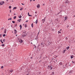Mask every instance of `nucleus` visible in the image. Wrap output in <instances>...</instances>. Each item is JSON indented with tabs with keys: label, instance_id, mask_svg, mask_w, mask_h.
Returning a JSON list of instances; mask_svg holds the SVG:
<instances>
[{
	"label": "nucleus",
	"instance_id": "1",
	"mask_svg": "<svg viewBox=\"0 0 75 75\" xmlns=\"http://www.w3.org/2000/svg\"><path fill=\"white\" fill-rule=\"evenodd\" d=\"M48 69H50V70H52V65H49L48 67Z\"/></svg>",
	"mask_w": 75,
	"mask_h": 75
},
{
	"label": "nucleus",
	"instance_id": "2",
	"mask_svg": "<svg viewBox=\"0 0 75 75\" xmlns=\"http://www.w3.org/2000/svg\"><path fill=\"white\" fill-rule=\"evenodd\" d=\"M69 74L70 75H71V74H72L73 73V70H71L69 72Z\"/></svg>",
	"mask_w": 75,
	"mask_h": 75
},
{
	"label": "nucleus",
	"instance_id": "3",
	"mask_svg": "<svg viewBox=\"0 0 75 75\" xmlns=\"http://www.w3.org/2000/svg\"><path fill=\"white\" fill-rule=\"evenodd\" d=\"M47 43H48V45H50V44H51V42H50V40H48Z\"/></svg>",
	"mask_w": 75,
	"mask_h": 75
},
{
	"label": "nucleus",
	"instance_id": "4",
	"mask_svg": "<svg viewBox=\"0 0 75 75\" xmlns=\"http://www.w3.org/2000/svg\"><path fill=\"white\" fill-rule=\"evenodd\" d=\"M69 3V2L67 0V1L65 2V4L66 5H68V4Z\"/></svg>",
	"mask_w": 75,
	"mask_h": 75
},
{
	"label": "nucleus",
	"instance_id": "5",
	"mask_svg": "<svg viewBox=\"0 0 75 75\" xmlns=\"http://www.w3.org/2000/svg\"><path fill=\"white\" fill-rule=\"evenodd\" d=\"M19 42H20V43H22V42H23V40L21 39H20L19 40Z\"/></svg>",
	"mask_w": 75,
	"mask_h": 75
},
{
	"label": "nucleus",
	"instance_id": "6",
	"mask_svg": "<svg viewBox=\"0 0 75 75\" xmlns=\"http://www.w3.org/2000/svg\"><path fill=\"white\" fill-rule=\"evenodd\" d=\"M42 21H43V23H44V22L45 21V18L43 19H42Z\"/></svg>",
	"mask_w": 75,
	"mask_h": 75
},
{
	"label": "nucleus",
	"instance_id": "7",
	"mask_svg": "<svg viewBox=\"0 0 75 75\" xmlns=\"http://www.w3.org/2000/svg\"><path fill=\"white\" fill-rule=\"evenodd\" d=\"M27 35V33H25V35L23 34L22 36H23V37H25Z\"/></svg>",
	"mask_w": 75,
	"mask_h": 75
},
{
	"label": "nucleus",
	"instance_id": "8",
	"mask_svg": "<svg viewBox=\"0 0 75 75\" xmlns=\"http://www.w3.org/2000/svg\"><path fill=\"white\" fill-rule=\"evenodd\" d=\"M16 33H17V30H16V29H15L14 30V34H16Z\"/></svg>",
	"mask_w": 75,
	"mask_h": 75
},
{
	"label": "nucleus",
	"instance_id": "9",
	"mask_svg": "<svg viewBox=\"0 0 75 75\" xmlns=\"http://www.w3.org/2000/svg\"><path fill=\"white\" fill-rule=\"evenodd\" d=\"M23 33H25V34H26V31L24 30H23Z\"/></svg>",
	"mask_w": 75,
	"mask_h": 75
},
{
	"label": "nucleus",
	"instance_id": "10",
	"mask_svg": "<svg viewBox=\"0 0 75 75\" xmlns=\"http://www.w3.org/2000/svg\"><path fill=\"white\" fill-rule=\"evenodd\" d=\"M59 65H62V62H60L59 63Z\"/></svg>",
	"mask_w": 75,
	"mask_h": 75
},
{
	"label": "nucleus",
	"instance_id": "11",
	"mask_svg": "<svg viewBox=\"0 0 75 75\" xmlns=\"http://www.w3.org/2000/svg\"><path fill=\"white\" fill-rule=\"evenodd\" d=\"M21 19H19L18 20V21L19 23H20V21H21Z\"/></svg>",
	"mask_w": 75,
	"mask_h": 75
},
{
	"label": "nucleus",
	"instance_id": "12",
	"mask_svg": "<svg viewBox=\"0 0 75 75\" xmlns=\"http://www.w3.org/2000/svg\"><path fill=\"white\" fill-rule=\"evenodd\" d=\"M37 8H40V6L39 4H38V6H37Z\"/></svg>",
	"mask_w": 75,
	"mask_h": 75
},
{
	"label": "nucleus",
	"instance_id": "13",
	"mask_svg": "<svg viewBox=\"0 0 75 75\" xmlns=\"http://www.w3.org/2000/svg\"><path fill=\"white\" fill-rule=\"evenodd\" d=\"M19 27H20V29L21 30V29L22 28V25H20L19 26Z\"/></svg>",
	"mask_w": 75,
	"mask_h": 75
},
{
	"label": "nucleus",
	"instance_id": "14",
	"mask_svg": "<svg viewBox=\"0 0 75 75\" xmlns=\"http://www.w3.org/2000/svg\"><path fill=\"white\" fill-rule=\"evenodd\" d=\"M22 17V16H21V15H20V16H19L18 18H21Z\"/></svg>",
	"mask_w": 75,
	"mask_h": 75
},
{
	"label": "nucleus",
	"instance_id": "15",
	"mask_svg": "<svg viewBox=\"0 0 75 75\" xmlns=\"http://www.w3.org/2000/svg\"><path fill=\"white\" fill-rule=\"evenodd\" d=\"M69 46H68L67 47L66 49L67 50H69Z\"/></svg>",
	"mask_w": 75,
	"mask_h": 75
},
{
	"label": "nucleus",
	"instance_id": "16",
	"mask_svg": "<svg viewBox=\"0 0 75 75\" xmlns=\"http://www.w3.org/2000/svg\"><path fill=\"white\" fill-rule=\"evenodd\" d=\"M6 31H7V29H5L4 31V33H6Z\"/></svg>",
	"mask_w": 75,
	"mask_h": 75
},
{
	"label": "nucleus",
	"instance_id": "17",
	"mask_svg": "<svg viewBox=\"0 0 75 75\" xmlns=\"http://www.w3.org/2000/svg\"><path fill=\"white\" fill-rule=\"evenodd\" d=\"M55 20H57V21H59V19L57 18Z\"/></svg>",
	"mask_w": 75,
	"mask_h": 75
},
{
	"label": "nucleus",
	"instance_id": "18",
	"mask_svg": "<svg viewBox=\"0 0 75 75\" xmlns=\"http://www.w3.org/2000/svg\"><path fill=\"white\" fill-rule=\"evenodd\" d=\"M35 23H36V24H37V23H38V19L36 20Z\"/></svg>",
	"mask_w": 75,
	"mask_h": 75
},
{
	"label": "nucleus",
	"instance_id": "19",
	"mask_svg": "<svg viewBox=\"0 0 75 75\" xmlns=\"http://www.w3.org/2000/svg\"><path fill=\"white\" fill-rule=\"evenodd\" d=\"M74 58V56L73 55L71 56V59H72V58Z\"/></svg>",
	"mask_w": 75,
	"mask_h": 75
},
{
	"label": "nucleus",
	"instance_id": "20",
	"mask_svg": "<svg viewBox=\"0 0 75 75\" xmlns=\"http://www.w3.org/2000/svg\"><path fill=\"white\" fill-rule=\"evenodd\" d=\"M13 71V70H9L10 72H12Z\"/></svg>",
	"mask_w": 75,
	"mask_h": 75
},
{
	"label": "nucleus",
	"instance_id": "21",
	"mask_svg": "<svg viewBox=\"0 0 75 75\" xmlns=\"http://www.w3.org/2000/svg\"><path fill=\"white\" fill-rule=\"evenodd\" d=\"M51 74L52 75H54V72H52Z\"/></svg>",
	"mask_w": 75,
	"mask_h": 75
},
{
	"label": "nucleus",
	"instance_id": "22",
	"mask_svg": "<svg viewBox=\"0 0 75 75\" xmlns=\"http://www.w3.org/2000/svg\"><path fill=\"white\" fill-rule=\"evenodd\" d=\"M0 41L1 42L2 44H3V41H2V40L1 39L0 40Z\"/></svg>",
	"mask_w": 75,
	"mask_h": 75
},
{
	"label": "nucleus",
	"instance_id": "23",
	"mask_svg": "<svg viewBox=\"0 0 75 75\" xmlns=\"http://www.w3.org/2000/svg\"><path fill=\"white\" fill-rule=\"evenodd\" d=\"M31 25L32 27V28H33V23H32L31 24Z\"/></svg>",
	"mask_w": 75,
	"mask_h": 75
},
{
	"label": "nucleus",
	"instance_id": "24",
	"mask_svg": "<svg viewBox=\"0 0 75 75\" xmlns=\"http://www.w3.org/2000/svg\"><path fill=\"white\" fill-rule=\"evenodd\" d=\"M64 19L65 20H67V17H64Z\"/></svg>",
	"mask_w": 75,
	"mask_h": 75
},
{
	"label": "nucleus",
	"instance_id": "25",
	"mask_svg": "<svg viewBox=\"0 0 75 75\" xmlns=\"http://www.w3.org/2000/svg\"><path fill=\"white\" fill-rule=\"evenodd\" d=\"M12 20V18H8V20Z\"/></svg>",
	"mask_w": 75,
	"mask_h": 75
},
{
	"label": "nucleus",
	"instance_id": "26",
	"mask_svg": "<svg viewBox=\"0 0 75 75\" xmlns=\"http://www.w3.org/2000/svg\"><path fill=\"white\" fill-rule=\"evenodd\" d=\"M16 8H17V7H14L13 8V10H14V9H16Z\"/></svg>",
	"mask_w": 75,
	"mask_h": 75
},
{
	"label": "nucleus",
	"instance_id": "27",
	"mask_svg": "<svg viewBox=\"0 0 75 75\" xmlns=\"http://www.w3.org/2000/svg\"><path fill=\"white\" fill-rule=\"evenodd\" d=\"M25 28H26V27H27V24H25Z\"/></svg>",
	"mask_w": 75,
	"mask_h": 75
},
{
	"label": "nucleus",
	"instance_id": "28",
	"mask_svg": "<svg viewBox=\"0 0 75 75\" xmlns=\"http://www.w3.org/2000/svg\"><path fill=\"white\" fill-rule=\"evenodd\" d=\"M65 51H66V50H63V53L64 54V53H65Z\"/></svg>",
	"mask_w": 75,
	"mask_h": 75
},
{
	"label": "nucleus",
	"instance_id": "29",
	"mask_svg": "<svg viewBox=\"0 0 75 75\" xmlns=\"http://www.w3.org/2000/svg\"><path fill=\"white\" fill-rule=\"evenodd\" d=\"M16 16H14L13 18L14 19H16Z\"/></svg>",
	"mask_w": 75,
	"mask_h": 75
},
{
	"label": "nucleus",
	"instance_id": "30",
	"mask_svg": "<svg viewBox=\"0 0 75 75\" xmlns=\"http://www.w3.org/2000/svg\"><path fill=\"white\" fill-rule=\"evenodd\" d=\"M23 8L22 7L20 9V10L21 11V10H23Z\"/></svg>",
	"mask_w": 75,
	"mask_h": 75
},
{
	"label": "nucleus",
	"instance_id": "31",
	"mask_svg": "<svg viewBox=\"0 0 75 75\" xmlns=\"http://www.w3.org/2000/svg\"><path fill=\"white\" fill-rule=\"evenodd\" d=\"M12 23H13V24H14L15 23V21H12Z\"/></svg>",
	"mask_w": 75,
	"mask_h": 75
},
{
	"label": "nucleus",
	"instance_id": "32",
	"mask_svg": "<svg viewBox=\"0 0 75 75\" xmlns=\"http://www.w3.org/2000/svg\"><path fill=\"white\" fill-rule=\"evenodd\" d=\"M3 42H5V41H6V40H5V39L3 40Z\"/></svg>",
	"mask_w": 75,
	"mask_h": 75
},
{
	"label": "nucleus",
	"instance_id": "33",
	"mask_svg": "<svg viewBox=\"0 0 75 75\" xmlns=\"http://www.w3.org/2000/svg\"><path fill=\"white\" fill-rule=\"evenodd\" d=\"M0 3H3L4 4V1H3L2 2H1Z\"/></svg>",
	"mask_w": 75,
	"mask_h": 75
},
{
	"label": "nucleus",
	"instance_id": "34",
	"mask_svg": "<svg viewBox=\"0 0 75 75\" xmlns=\"http://www.w3.org/2000/svg\"><path fill=\"white\" fill-rule=\"evenodd\" d=\"M58 34H59V33H61V32H60L59 31H58Z\"/></svg>",
	"mask_w": 75,
	"mask_h": 75
},
{
	"label": "nucleus",
	"instance_id": "35",
	"mask_svg": "<svg viewBox=\"0 0 75 75\" xmlns=\"http://www.w3.org/2000/svg\"><path fill=\"white\" fill-rule=\"evenodd\" d=\"M1 45V46H2V47H4V44H2Z\"/></svg>",
	"mask_w": 75,
	"mask_h": 75
},
{
	"label": "nucleus",
	"instance_id": "36",
	"mask_svg": "<svg viewBox=\"0 0 75 75\" xmlns=\"http://www.w3.org/2000/svg\"><path fill=\"white\" fill-rule=\"evenodd\" d=\"M6 36V34H4L3 35V37H5Z\"/></svg>",
	"mask_w": 75,
	"mask_h": 75
},
{
	"label": "nucleus",
	"instance_id": "37",
	"mask_svg": "<svg viewBox=\"0 0 75 75\" xmlns=\"http://www.w3.org/2000/svg\"><path fill=\"white\" fill-rule=\"evenodd\" d=\"M0 4H1V5H3V4L2 3H0Z\"/></svg>",
	"mask_w": 75,
	"mask_h": 75
},
{
	"label": "nucleus",
	"instance_id": "38",
	"mask_svg": "<svg viewBox=\"0 0 75 75\" xmlns=\"http://www.w3.org/2000/svg\"><path fill=\"white\" fill-rule=\"evenodd\" d=\"M11 8V6H10L9 7V8Z\"/></svg>",
	"mask_w": 75,
	"mask_h": 75
},
{
	"label": "nucleus",
	"instance_id": "39",
	"mask_svg": "<svg viewBox=\"0 0 75 75\" xmlns=\"http://www.w3.org/2000/svg\"><path fill=\"white\" fill-rule=\"evenodd\" d=\"M17 24L15 25V27H17Z\"/></svg>",
	"mask_w": 75,
	"mask_h": 75
},
{
	"label": "nucleus",
	"instance_id": "40",
	"mask_svg": "<svg viewBox=\"0 0 75 75\" xmlns=\"http://www.w3.org/2000/svg\"><path fill=\"white\" fill-rule=\"evenodd\" d=\"M29 17H31L32 16V15H29V16H28Z\"/></svg>",
	"mask_w": 75,
	"mask_h": 75
},
{
	"label": "nucleus",
	"instance_id": "41",
	"mask_svg": "<svg viewBox=\"0 0 75 75\" xmlns=\"http://www.w3.org/2000/svg\"><path fill=\"white\" fill-rule=\"evenodd\" d=\"M3 68H4V67L3 66H2L1 67V69H3Z\"/></svg>",
	"mask_w": 75,
	"mask_h": 75
},
{
	"label": "nucleus",
	"instance_id": "42",
	"mask_svg": "<svg viewBox=\"0 0 75 75\" xmlns=\"http://www.w3.org/2000/svg\"><path fill=\"white\" fill-rule=\"evenodd\" d=\"M68 38H66V40H68Z\"/></svg>",
	"mask_w": 75,
	"mask_h": 75
},
{
	"label": "nucleus",
	"instance_id": "43",
	"mask_svg": "<svg viewBox=\"0 0 75 75\" xmlns=\"http://www.w3.org/2000/svg\"><path fill=\"white\" fill-rule=\"evenodd\" d=\"M72 62L73 64H74V63H75V62L72 61Z\"/></svg>",
	"mask_w": 75,
	"mask_h": 75
},
{
	"label": "nucleus",
	"instance_id": "44",
	"mask_svg": "<svg viewBox=\"0 0 75 75\" xmlns=\"http://www.w3.org/2000/svg\"><path fill=\"white\" fill-rule=\"evenodd\" d=\"M34 45L35 46V48H36V46H35V45Z\"/></svg>",
	"mask_w": 75,
	"mask_h": 75
},
{
	"label": "nucleus",
	"instance_id": "45",
	"mask_svg": "<svg viewBox=\"0 0 75 75\" xmlns=\"http://www.w3.org/2000/svg\"><path fill=\"white\" fill-rule=\"evenodd\" d=\"M1 35L0 34V38H1Z\"/></svg>",
	"mask_w": 75,
	"mask_h": 75
},
{
	"label": "nucleus",
	"instance_id": "46",
	"mask_svg": "<svg viewBox=\"0 0 75 75\" xmlns=\"http://www.w3.org/2000/svg\"><path fill=\"white\" fill-rule=\"evenodd\" d=\"M35 39L37 40H38V38H35Z\"/></svg>",
	"mask_w": 75,
	"mask_h": 75
},
{
	"label": "nucleus",
	"instance_id": "47",
	"mask_svg": "<svg viewBox=\"0 0 75 75\" xmlns=\"http://www.w3.org/2000/svg\"><path fill=\"white\" fill-rule=\"evenodd\" d=\"M11 9L10 10V13H11Z\"/></svg>",
	"mask_w": 75,
	"mask_h": 75
},
{
	"label": "nucleus",
	"instance_id": "48",
	"mask_svg": "<svg viewBox=\"0 0 75 75\" xmlns=\"http://www.w3.org/2000/svg\"><path fill=\"white\" fill-rule=\"evenodd\" d=\"M4 29V28H1V30H3Z\"/></svg>",
	"mask_w": 75,
	"mask_h": 75
},
{
	"label": "nucleus",
	"instance_id": "49",
	"mask_svg": "<svg viewBox=\"0 0 75 75\" xmlns=\"http://www.w3.org/2000/svg\"><path fill=\"white\" fill-rule=\"evenodd\" d=\"M28 16H29L30 15V14L29 13V12H28Z\"/></svg>",
	"mask_w": 75,
	"mask_h": 75
},
{
	"label": "nucleus",
	"instance_id": "50",
	"mask_svg": "<svg viewBox=\"0 0 75 75\" xmlns=\"http://www.w3.org/2000/svg\"><path fill=\"white\" fill-rule=\"evenodd\" d=\"M41 45H43L42 43H41Z\"/></svg>",
	"mask_w": 75,
	"mask_h": 75
},
{
	"label": "nucleus",
	"instance_id": "51",
	"mask_svg": "<svg viewBox=\"0 0 75 75\" xmlns=\"http://www.w3.org/2000/svg\"><path fill=\"white\" fill-rule=\"evenodd\" d=\"M53 62H54V63L55 64V61H53Z\"/></svg>",
	"mask_w": 75,
	"mask_h": 75
},
{
	"label": "nucleus",
	"instance_id": "52",
	"mask_svg": "<svg viewBox=\"0 0 75 75\" xmlns=\"http://www.w3.org/2000/svg\"><path fill=\"white\" fill-rule=\"evenodd\" d=\"M21 4H22V5H24V4H23V3H22Z\"/></svg>",
	"mask_w": 75,
	"mask_h": 75
},
{
	"label": "nucleus",
	"instance_id": "53",
	"mask_svg": "<svg viewBox=\"0 0 75 75\" xmlns=\"http://www.w3.org/2000/svg\"><path fill=\"white\" fill-rule=\"evenodd\" d=\"M35 14H37V12H35Z\"/></svg>",
	"mask_w": 75,
	"mask_h": 75
},
{
	"label": "nucleus",
	"instance_id": "54",
	"mask_svg": "<svg viewBox=\"0 0 75 75\" xmlns=\"http://www.w3.org/2000/svg\"><path fill=\"white\" fill-rule=\"evenodd\" d=\"M30 2H31V1H32V0H30Z\"/></svg>",
	"mask_w": 75,
	"mask_h": 75
},
{
	"label": "nucleus",
	"instance_id": "55",
	"mask_svg": "<svg viewBox=\"0 0 75 75\" xmlns=\"http://www.w3.org/2000/svg\"><path fill=\"white\" fill-rule=\"evenodd\" d=\"M25 22L26 23H27V22H28V21H26Z\"/></svg>",
	"mask_w": 75,
	"mask_h": 75
},
{
	"label": "nucleus",
	"instance_id": "56",
	"mask_svg": "<svg viewBox=\"0 0 75 75\" xmlns=\"http://www.w3.org/2000/svg\"><path fill=\"white\" fill-rule=\"evenodd\" d=\"M14 16H15V15H16V13H14Z\"/></svg>",
	"mask_w": 75,
	"mask_h": 75
},
{
	"label": "nucleus",
	"instance_id": "57",
	"mask_svg": "<svg viewBox=\"0 0 75 75\" xmlns=\"http://www.w3.org/2000/svg\"><path fill=\"white\" fill-rule=\"evenodd\" d=\"M35 0H33V1H35Z\"/></svg>",
	"mask_w": 75,
	"mask_h": 75
},
{
	"label": "nucleus",
	"instance_id": "58",
	"mask_svg": "<svg viewBox=\"0 0 75 75\" xmlns=\"http://www.w3.org/2000/svg\"><path fill=\"white\" fill-rule=\"evenodd\" d=\"M32 58H33V57H31L30 58V59H32Z\"/></svg>",
	"mask_w": 75,
	"mask_h": 75
},
{
	"label": "nucleus",
	"instance_id": "59",
	"mask_svg": "<svg viewBox=\"0 0 75 75\" xmlns=\"http://www.w3.org/2000/svg\"><path fill=\"white\" fill-rule=\"evenodd\" d=\"M66 66H67V64H66Z\"/></svg>",
	"mask_w": 75,
	"mask_h": 75
},
{
	"label": "nucleus",
	"instance_id": "60",
	"mask_svg": "<svg viewBox=\"0 0 75 75\" xmlns=\"http://www.w3.org/2000/svg\"><path fill=\"white\" fill-rule=\"evenodd\" d=\"M60 31H62V29H60Z\"/></svg>",
	"mask_w": 75,
	"mask_h": 75
},
{
	"label": "nucleus",
	"instance_id": "61",
	"mask_svg": "<svg viewBox=\"0 0 75 75\" xmlns=\"http://www.w3.org/2000/svg\"><path fill=\"white\" fill-rule=\"evenodd\" d=\"M11 27H13V26L12 25H11Z\"/></svg>",
	"mask_w": 75,
	"mask_h": 75
},
{
	"label": "nucleus",
	"instance_id": "62",
	"mask_svg": "<svg viewBox=\"0 0 75 75\" xmlns=\"http://www.w3.org/2000/svg\"><path fill=\"white\" fill-rule=\"evenodd\" d=\"M31 44H33V43L32 42H31Z\"/></svg>",
	"mask_w": 75,
	"mask_h": 75
},
{
	"label": "nucleus",
	"instance_id": "63",
	"mask_svg": "<svg viewBox=\"0 0 75 75\" xmlns=\"http://www.w3.org/2000/svg\"><path fill=\"white\" fill-rule=\"evenodd\" d=\"M35 17H37V15H35Z\"/></svg>",
	"mask_w": 75,
	"mask_h": 75
},
{
	"label": "nucleus",
	"instance_id": "64",
	"mask_svg": "<svg viewBox=\"0 0 75 75\" xmlns=\"http://www.w3.org/2000/svg\"><path fill=\"white\" fill-rule=\"evenodd\" d=\"M28 74H26V75H28Z\"/></svg>",
	"mask_w": 75,
	"mask_h": 75
}]
</instances>
